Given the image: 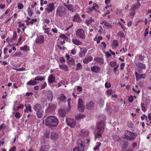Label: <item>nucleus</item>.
<instances>
[{"label": "nucleus", "instance_id": "obj_1", "mask_svg": "<svg viewBox=\"0 0 151 151\" xmlns=\"http://www.w3.org/2000/svg\"><path fill=\"white\" fill-rule=\"evenodd\" d=\"M58 124V118L54 116H48L45 120V124L47 126L53 127H56Z\"/></svg>", "mask_w": 151, "mask_h": 151}, {"label": "nucleus", "instance_id": "obj_2", "mask_svg": "<svg viewBox=\"0 0 151 151\" xmlns=\"http://www.w3.org/2000/svg\"><path fill=\"white\" fill-rule=\"evenodd\" d=\"M66 13V9L63 6H60L56 9L55 15L56 17H62L65 15Z\"/></svg>", "mask_w": 151, "mask_h": 151}, {"label": "nucleus", "instance_id": "obj_3", "mask_svg": "<svg viewBox=\"0 0 151 151\" xmlns=\"http://www.w3.org/2000/svg\"><path fill=\"white\" fill-rule=\"evenodd\" d=\"M137 136L136 133L126 130L125 131V133L123 136V137L129 140H134Z\"/></svg>", "mask_w": 151, "mask_h": 151}, {"label": "nucleus", "instance_id": "obj_4", "mask_svg": "<svg viewBox=\"0 0 151 151\" xmlns=\"http://www.w3.org/2000/svg\"><path fill=\"white\" fill-rule=\"evenodd\" d=\"M96 126L97 130L100 133L103 132L105 128L104 122V121H101L100 122H98L96 124Z\"/></svg>", "mask_w": 151, "mask_h": 151}, {"label": "nucleus", "instance_id": "obj_5", "mask_svg": "<svg viewBox=\"0 0 151 151\" xmlns=\"http://www.w3.org/2000/svg\"><path fill=\"white\" fill-rule=\"evenodd\" d=\"M56 7L53 3H50L48 4L45 8V11L48 13L49 14L55 9Z\"/></svg>", "mask_w": 151, "mask_h": 151}, {"label": "nucleus", "instance_id": "obj_6", "mask_svg": "<svg viewBox=\"0 0 151 151\" xmlns=\"http://www.w3.org/2000/svg\"><path fill=\"white\" fill-rule=\"evenodd\" d=\"M76 35L81 39H84L85 38L84 31L81 29H79L76 31Z\"/></svg>", "mask_w": 151, "mask_h": 151}, {"label": "nucleus", "instance_id": "obj_7", "mask_svg": "<svg viewBox=\"0 0 151 151\" xmlns=\"http://www.w3.org/2000/svg\"><path fill=\"white\" fill-rule=\"evenodd\" d=\"M78 109L81 112H83L85 109V106L84 105L83 100L81 98H79L78 100Z\"/></svg>", "mask_w": 151, "mask_h": 151}, {"label": "nucleus", "instance_id": "obj_8", "mask_svg": "<svg viewBox=\"0 0 151 151\" xmlns=\"http://www.w3.org/2000/svg\"><path fill=\"white\" fill-rule=\"evenodd\" d=\"M66 123L71 127H74L76 124V122L73 119L66 117Z\"/></svg>", "mask_w": 151, "mask_h": 151}, {"label": "nucleus", "instance_id": "obj_9", "mask_svg": "<svg viewBox=\"0 0 151 151\" xmlns=\"http://www.w3.org/2000/svg\"><path fill=\"white\" fill-rule=\"evenodd\" d=\"M44 37L42 35H39L37 36L35 40V42L39 44H41L44 42Z\"/></svg>", "mask_w": 151, "mask_h": 151}, {"label": "nucleus", "instance_id": "obj_10", "mask_svg": "<svg viewBox=\"0 0 151 151\" xmlns=\"http://www.w3.org/2000/svg\"><path fill=\"white\" fill-rule=\"evenodd\" d=\"M128 145V142L127 141H122L121 147L123 149L122 150V151H132L133 150L132 149L130 150H124V149L126 148Z\"/></svg>", "mask_w": 151, "mask_h": 151}, {"label": "nucleus", "instance_id": "obj_11", "mask_svg": "<svg viewBox=\"0 0 151 151\" xmlns=\"http://www.w3.org/2000/svg\"><path fill=\"white\" fill-rule=\"evenodd\" d=\"M45 95L48 100L50 101H52L53 99V94L50 90H48L46 92Z\"/></svg>", "mask_w": 151, "mask_h": 151}, {"label": "nucleus", "instance_id": "obj_12", "mask_svg": "<svg viewBox=\"0 0 151 151\" xmlns=\"http://www.w3.org/2000/svg\"><path fill=\"white\" fill-rule=\"evenodd\" d=\"M89 134V132L87 129H82L79 134L80 137H85L87 136Z\"/></svg>", "mask_w": 151, "mask_h": 151}, {"label": "nucleus", "instance_id": "obj_13", "mask_svg": "<svg viewBox=\"0 0 151 151\" xmlns=\"http://www.w3.org/2000/svg\"><path fill=\"white\" fill-rule=\"evenodd\" d=\"M55 108L56 106L55 105L50 104L49 105L46 111L49 113H51L55 109Z\"/></svg>", "mask_w": 151, "mask_h": 151}, {"label": "nucleus", "instance_id": "obj_14", "mask_svg": "<svg viewBox=\"0 0 151 151\" xmlns=\"http://www.w3.org/2000/svg\"><path fill=\"white\" fill-rule=\"evenodd\" d=\"M57 99L61 102H66V97L63 93H61L57 96Z\"/></svg>", "mask_w": 151, "mask_h": 151}, {"label": "nucleus", "instance_id": "obj_15", "mask_svg": "<svg viewBox=\"0 0 151 151\" xmlns=\"http://www.w3.org/2000/svg\"><path fill=\"white\" fill-rule=\"evenodd\" d=\"M77 145L78 146L85 147V142L84 139L82 138H79L77 141Z\"/></svg>", "mask_w": 151, "mask_h": 151}, {"label": "nucleus", "instance_id": "obj_16", "mask_svg": "<svg viewBox=\"0 0 151 151\" xmlns=\"http://www.w3.org/2000/svg\"><path fill=\"white\" fill-rule=\"evenodd\" d=\"M91 69L93 72L97 73L100 71L101 68L98 66L94 65L91 68Z\"/></svg>", "mask_w": 151, "mask_h": 151}, {"label": "nucleus", "instance_id": "obj_17", "mask_svg": "<svg viewBox=\"0 0 151 151\" xmlns=\"http://www.w3.org/2000/svg\"><path fill=\"white\" fill-rule=\"evenodd\" d=\"M141 6V4L139 2V0H137V2L133 4L132 6V9L134 11H134L138 8H139Z\"/></svg>", "mask_w": 151, "mask_h": 151}, {"label": "nucleus", "instance_id": "obj_18", "mask_svg": "<svg viewBox=\"0 0 151 151\" xmlns=\"http://www.w3.org/2000/svg\"><path fill=\"white\" fill-rule=\"evenodd\" d=\"M58 137V135L56 132L54 131L52 132H51V138L53 140H57Z\"/></svg>", "mask_w": 151, "mask_h": 151}, {"label": "nucleus", "instance_id": "obj_19", "mask_svg": "<svg viewBox=\"0 0 151 151\" xmlns=\"http://www.w3.org/2000/svg\"><path fill=\"white\" fill-rule=\"evenodd\" d=\"M66 114L65 111L62 109H60L58 110V114L61 117H64L65 116Z\"/></svg>", "mask_w": 151, "mask_h": 151}, {"label": "nucleus", "instance_id": "obj_20", "mask_svg": "<svg viewBox=\"0 0 151 151\" xmlns=\"http://www.w3.org/2000/svg\"><path fill=\"white\" fill-rule=\"evenodd\" d=\"M42 106L41 105L39 104H35L33 107V109L35 111H37L41 110Z\"/></svg>", "mask_w": 151, "mask_h": 151}, {"label": "nucleus", "instance_id": "obj_21", "mask_svg": "<svg viewBox=\"0 0 151 151\" xmlns=\"http://www.w3.org/2000/svg\"><path fill=\"white\" fill-rule=\"evenodd\" d=\"M72 41L74 44L77 45H81L82 44L81 42L79 40L75 38L72 39Z\"/></svg>", "mask_w": 151, "mask_h": 151}, {"label": "nucleus", "instance_id": "obj_22", "mask_svg": "<svg viewBox=\"0 0 151 151\" xmlns=\"http://www.w3.org/2000/svg\"><path fill=\"white\" fill-rule=\"evenodd\" d=\"M93 60V58L91 56H88L85 58L83 60V62L85 64H87Z\"/></svg>", "mask_w": 151, "mask_h": 151}, {"label": "nucleus", "instance_id": "obj_23", "mask_svg": "<svg viewBox=\"0 0 151 151\" xmlns=\"http://www.w3.org/2000/svg\"><path fill=\"white\" fill-rule=\"evenodd\" d=\"M86 115L85 114H76L75 116V119L76 120H79L85 118Z\"/></svg>", "mask_w": 151, "mask_h": 151}, {"label": "nucleus", "instance_id": "obj_24", "mask_svg": "<svg viewBox=\"0 0 151 151\" xmlns=\"http://www.w3.org/2000/svg\"><path fill=\"white\" fill-rule=\"evenodd\" d=\"M80 19L79 15L77 14L73 17V21L74 22H79L80 21Z\"/></svg>", "mask_w": 151, "mask_h": 151}, {"label": "nucleus", "instance_id": "obj_25", "mask_svg": "<svg viewBox=\"0 0 151 151\" xmlns=\"http://www.w3.org/2000/svg\"><path fill=\"white\" fill-rule=\"evenodd\" d=\"M65 6L67 8L69 11L72 12H74L75 10L73 8V6L71 4H66Z\"/></svg>", "mask_w": 151, "mask_h": 151}, {"label": "nucleus", "instance_id": "obj_26", "mask_svg": "<svg viewBox=\"0 0 151 151\" xmlns=\"http://www.w3.org/2000/svg\"><path fill=\"white\" fill-rule=\"evenodd\" d=\"M59 67L60 69L64 70L65 71H67L68 70V67L65 65H59Z\"/></svg>", "mask_w": 151, "mask_h": 151}, {"label": "nucleus", "instance_id": "obj_27", "mask_svg": "<svg viewBox=\"0 0 151 151\" xmlns=\"http://www.w3.org/2000/svg\"><path fill=\"white\" fill-rule=\"evenodd\" d=\"M48 81L50 83L54 82L55 80V77L52 75H50L48 79Z\"/></svg>", "mask_w": 151, "mask_h": 151}, {"label": "nucleus", "instance_id": "obj_28", "mask_svg": "<svg viewBox=\"0 0 151 151\" xmlns=\"http://www.w3.org/2000/svg\"><path fill=\"white\" fill-rule=\"evenodd\" d=\"M44 111L42 110H40L36 111V115L38 118H41L43 114Z\"/></svg>", "mask_w": 151, "mask_h": 151}, {"label": "nucleus", "instance_id": "obj_29", "mask_svg": "<svg viewBox=\"0 0 151 151\" xmlns=\"http://www.w3.org/2000/svg\"><path fill=\"white\" fill-rule=\"evenodd\" d=\"M102 37L99 36L98 35H97L95 37L94 39V40L96 41L98 44H99L100 42V40H102Z\"/></svg>", "mask_w": 151, "mask_h": 151}, {"label": "nucleus", "instance_id": "obj_30", "mask_svg": "<svg viewBox=\"0 0 151 151\" xmlns=\"http://www.w3.org/2000/svg\"><path fill=\"white\" fill-rule=\"evenodd\" d=\"M84 147L78 146L74 148L73 149V151H84Z\"/></svg>", "mask_w": 151, "mask_h": 151}, {"label": "nucleus", "instance_id": "obj_31", "mask_svg": "<svg viewBox=\"0 0 151 151\" xmlns=\"http://www.w3.org/2000/svg\"><path fill=\"white\" fill-rule=\"evenodd\" d=\"M49 146L48 145H44L40 148V151H48Z\"/></svg>", "mask_w": 151, "mask_h": 151}, {"label": "nucleus", "instance_id": "obj_32", "mask_svg": "<svg viewBox=\"0 0 151 151\" xmlns=\"http://www.w3.org/2000/svg\"><path fill=\"white\" fill-rule=\"evenodd\" d=\"M137 66L138 68H140L142 69H145V65L142 63H138L137 64Z\"/></svg>", "mask_w": 151, "mask_h": 151}, {"label": "nucleus", "instance_id": "obj_33", "mask_svg": "<svg viewBox=\"0 0 151 151\" xmlns=\"http://www.w3.org/2000/svg\"><path fill=\"white\" fill-rule=\"evenodd\" d=\"M37 83L35 80L30 81L27 83V85H28L34 86L37 84Z\"/></svg>", "mask_w": 151, "mask_h": 151}, {"label": "nucleus", "instance_id": "obj_34", "mask_svg": "<svg viewBox=\"0 0 151 151\" xmlns=\"http://www.w3.org/2000/svg\"><path fill=\"white\" fill-rule=\"evenodd\" d=\"M86 53V50L84 49L81 50V52L79 53V56L80 57L84 56Z\"/></svg>", "mask_w": 151, "mask_h": 151}, {"label": "nucleus", "instance_id": "obj_35", "mask_svg": "<svg viewBox=\"0 0 151 151\" xmlns=\"http://www.w3.org/2000/svg\"><path fill=\"white\" fill-rule=\"evenodd\" d=\"M101 24H104L105 26L109 28H111L112 27V26L109 22L106 21H104L102 22H101Z\"/></svg>", "mask_w": 151, "mask_h": 151}, {"label": "nucleus", "instance_id": "obj_36", "mask_svg": "<svg viewBox=\"0 0 151 151\" xmlns=\"http://www.w3.org/2000/svg\"><path fill=\"white\" fill-rule=\"evenodd\" d=\"M20 49L21 50H23L25 51H28L29 50V47L27 45H25L24 46L21 47Z\"/></svg>", "mask_w": 151, "mask_h": 151}, {"label": "nucleus", "instance_id": "obj_37", "mask_svg": "<svg viewBox=\"0 0 151 151\" xmlns=\"http://www.w3.org/2000/svg\"><path fill=\"white\" fill-rule=\"evenodd\" d=\"M27 11L28 15L30 17H31L33 14L32 8L30 7H29L27 10Z\"/></svg>", "mask_w": 151, "mask_h": 151}, {"label": "nucleus", "instance_id": "obj_38", "mask_svg": "<svg viewBox=\"0 0 151 151\" xmlns=\"http://www.w3.org/2000/svg\"><path fill=\"white\" fill-rule=\"evenodd\" d=\"M44 80V78L43 77L40 76H37L35 78V81H42Z\"/></svg>", "mask_w": 151, "mask_h": 151}, {"label": "nucleus", "instance_id": "obj_39", "mask_svg": "<svg viewBox=\"0 0 151 151\" xmlns=\"http://www.w3.org/2000/svg\"><path fill=\"white\" fill-rule=\"evenodd\" d=\"M94 22V19H93L92 18H91L90 19L86 20L85 23L88 26Z\"/></svg>", "mask_w": 151, "mask_h": 151}, {"label": "nucleus", "instance_id": "obj_40", "mask_svg": "<svg viewBox=\"0 0 151 151\" xmlns=\"http://www.w3.org/2000/svg\"><path fill=\"white\" fill-rule=\"evenodd\" d=\"M135 74L136 77L137 81H138L140 79L142 78V77H141L142 76L138 73L137 72H135Z\"/></svg>", "mask_w": 151, "mask_h": 151}, {"label": "nucleus", "instance_id": "obj_41", "mask_svg": "<svg viewBox=\"0 0 151 151\" xmlns=\"http://www.w3.org/2000/svg\"><path fill=\"white\" fill-rule=\"evenodd\" d=\"M94 60L97 63H104L103 59L101 58H97L94 59Z\"/></svg>", "mask_w": 151, "mask_h": 151}, {"label": "nucleus", "instance_id": "obj_42", "mask_svg": "<svg viewBox=\"0 0 151 151\" xmlns=\"http://www.w3.org/2000/svg\"><path fill=\"white\" fill-rule=\"evenodd\" d=\"M93 106L94 103L92 101H90L88 105L86 106L87 107L88 109H90L91 108L93 107Z\"/></svg>", "mask_w": 151, "mask_h": 151}, {"label": "nucleus", "instance_id": "obj_43", "mask_svg": "<svg viewBox=\"0 0 151 151\" xmlns=\"http://www.w3.org/2000/svg\"><path fill=\"white\" fill-rule=\"evenodd\" d=\"M99 6L97 4L95 3L93 4L92 8V9L96 11L97 10L99 9Z\"/></svg>", "mask_w": 151, "mask_h": 151}, {"label": "nucleus", "instance_id": "obj_44", "mask_svg": "<svg viewBox=\"0 0 151 151\" xmlns=\"http://www.w3.org/2000/svg\"><path fill=\"white\" fill-rule=\"evenodd\" d=\"M67 63L74 64V60L72 58L70 57L69 59L67 60Z\"/></svg>", "mask_w": 151, "mask_h": 151}, {"label": "nucleus", "instance_id": "obj_45", "mask_svg": "<svg viewBox=\"0 0 151 151\" xmlns=\"http://www.w3.org/2000/svg\"><path fill=\"white\" fill-rule=\"evenodd\" d=\"M110 65L111 67H114L117 65H116V63L114 61H111L110 63Z\"/></svg>", "mask_w": 151, "mask_h": 151}, {"label": "nucleus", "instance_id": "obj_46", "mask_svg": "<svg viewBox=\"0 0 151 151\" xmlns=\"http://www.w3.org/2000/svg\"><path fill=\"white\" fill-rule=\"evenodd\" d=\"M22 55V54L21 52H17L15 53L13 55V57H16L20 56Z\"/></svg>", "mask_w": 151, "mask_h": 151}, {"label": "nucleus", "instance_id": "obj_47", "mask_svg": "<svg viewBox=\"0 0 151 151\" xmlns=\"http://www.w3.org/2000/svg\"><path fill=\"white\" fill-rule=\"evenodd\" d=\"M112 45H114V47H118L119 45L118 41L116 40H114L113 42Z\"/></svg>", "mask_w": 151, "mask_h": 151}, {"label": "nucleus", "instance_id": "obj_48", "mask_svg": "<svg viewBox=\"0 0 151 151\" xmlns=\"http://www.w3.org/2000/svg\"><path fill=\"white\" fill-rule=\"evenodd\" d=\"M82 65L80 63H78L77 64V68H76V70H78L81 69Z\"/></svg>", "mask_w": 151, "mask_h": 151}, {"label": "nucleus", "instance_id": "obj_49", "mask_svg": "<svg viewBox=\"0 0 151 151\" xmlns=\"http://www.w3.org/2000/svg\"><path fill=\"white\" fill-rule=\"evenodd\" d=\"M43 30H44V33H45L46 31L48 32L50 31L48 27H47L46 25H44L42 27Z\"/></svg>", "mask_w": 151, "mask_h": 151}, {"label": "nucleus", "instance_id": "obj_50", "mask_svg": "<svg viewBox=\"0 0 151 151\" xmlns=\"http://www.w3.org/2000/svg\"><path fill=\"white\" fill-rule=\"evenodd\" d=\"M97 133L95 134V137L96 138H99L101 137V133L99 132L98 130H97Z\"/></svg>", "mask_w": 151, "mask_h": 151}, {"label": "nucleus", "instance_id": "obj_51", "mask_svg": "<svg viewBox=\"0 0 151 151\" xmlns=\"http://www.w3.org/2000/svg\"><path fill=\"white\" fill-rule=\"evenodd\" d=\"M50 132L49 131H46L44 134L45 136L47 138H49L50 137Z\"/></svg>", "mask_w": 151, "mask_h": 151}, {"label": "nucleus", "instance_id": "obj_52", "mask_svg": "<svg viewBox=\"0 0 151 151\" xmlns=\"http://www.w3.org/2000/svg\"><path fill=\"white\" fill-rule=\"evenodd\" d=\"M24 7V5L22 4L21 3H19L18 4V7L19 9H22Z\"/></svg>", "mask_w": 151, "mask_h": 151}, {"label": "nucleus", "instance_id": "obj_53", "mask_svg": "<svg viewBox=\"0 0 151 151\" xmlns=\"http://www.w3.org/2000/svg\"><path fill=\"white\" fill-rule=\"evenodd\" d=\"M101 143L100 142H99L98 143V145L94 147V150H99V147L101 146Z\"/></svg>", "mask_w": 151, "mask_h": 151}, {"label": "nucleus", "instance_id": "obj_54", "mask_svg": "<svg viewBox=\"0 0 151 151\" xmlns=\"http://www.w3.org/2000/svg\"><path fill=\"white\" fill-rule=\"evenodd\" d=\"M41 102H42L43 104H47V99L45 98H43L42 99Z\"/></svg>", "mask_w": 151, "mask_h": 151}, {"label": "nucleus", "instance_id": "obj_55", "mask_svg": "<svg viewBox=\"0 0 151 151\" xmlns=\"http://www.w3.org/2000/svg\"><path fill=\"white\" fill-rule=\"evenodd\" d=\"M25 106H26V109L27 110H28L30 112H32V110L31 107L30 105H28L27 106V105H26Z\"/></svg>", "mask_w": 151, "mask_h": 151}, {"label": "nucleus", "instance_id": "obj_56", "mask_svg": "<svg viewBox=\"0 0 151 151\" xmlns=\"http://www.w3.org/2000/svg\"><path fill=\"white\" fill-rule=\"evenodd\" d=\"M137 57H139V60H142L144 59L145 57L144 56L142 55H139V56L137 55Z\"/></svg>", "mask_w": 151, "mask_h": 151}, {"label": "nucleus", "instance_id": "obj_57", "mask_svg": "<svg viewBox=\"0 0 151 151\" xmlns=\"http://www.w3.org/2000/svg\"><path fill=\"white\" fill-rule=\"evenodd\" d=\"M141 106L142 107V110L144 112L146 110V109L144 106V104L143 103H141Z\"/></svg>", "mask_w": 151, "mask_h": 151}, {"label": "nucleus", "instance_id": "obj_58", "mask_svg": "<svg viewBox=\"0 0 151 151\" xmlns=\"http://www.w3.org/2000/svg\"><path fill=\"white\" fill-rule=\"evenodd\" d=\"M60 37L61 38H62L64 40H66L68 38L67 37L65 36V35L64 34L61 35Z\"/></svg>", "mask_w": 151, "mask_h": 151}, {"label": "nucleus", "instance_id": "obj_59", "mask_svg": "<svg viewBox=\"0 0 151 151\" xmlns=\"http://www.w3.org/2000/svg\"><path fill=\"white\" fill-rule=\"evenodd\" d=\"M59 60H60V61L62 63H65V59L63 57H60L59 58Z\"/></svg>", "mask_w": 151, "mask_h": 151}, {"label": "nucleus", "instance_id": "obj_60", "mask_svg": "<svg viewBox=\"0 0 151 151\" xmlns=\"http://www.w3.org/2000/svg\"><path fill=\"white\" fill-rule=\"evenodd\" d=\"M71 99L70 98H69L68 99V101H67L68 108L69 109H70V107H71V106H70V104H71L70 101H71Z\"/></svg>", "mask_w": 151, "mask_h": 151}, {"label": "nucleus", "instance_id": "obj_61", "mask_svg": "<svg viewBox=\"0 0 151 151\" xmlns=\"http://www.w3.org/2000/svg\"><path fill=\"white\" fill-rule=\"evenodd\" d=\"M118 35L121 37H124V33L122 32H120L118 33Z\"/></svg>", "mask_w": 151, "mask_h": 151}, {"label": "nucleus", "instance_id": "obj_62", "mask_svg": "<svg viewBox=\"0 0 151 151\" xmlns=\"http://www.w3.org/2000/svg\"><path fill=\"white\" fill-rule=\"evenodd\" d=\"M37 21V19H31V21L30 22V24H32L34 23H35Z\"/></svg>", "mask_w": 151, "mask_h": 151}, {"label": "nucleus", "instance_id": "obj_63", "mask_svg": "<svg viewBox=\"0 0 151 151\" xmlns=\"http://www.w3.org/2000/svg\"><path fill=\"white\" fill-rule=\"evenodd\" d=\"M129 102H132L134 100V98L132 96H130L128 98Z\"/></svg>", "mask_w": 151, "mask_h": 151}, {"label": "nucleus", "instance_id": "obj_64", "mask_svg": "<svg viewBox=\"0 0 151 151\" xmlns=\"http://www.w3.org/2000/svg\"><path fill=\"white\" fill-rule=\"evenodd\" d=\"M15 116L17 118H19L20 117V114L19 112H17L16 113Z\"/></svg>", "mask_w": 151, "mask_h": 151}]
</instances>
